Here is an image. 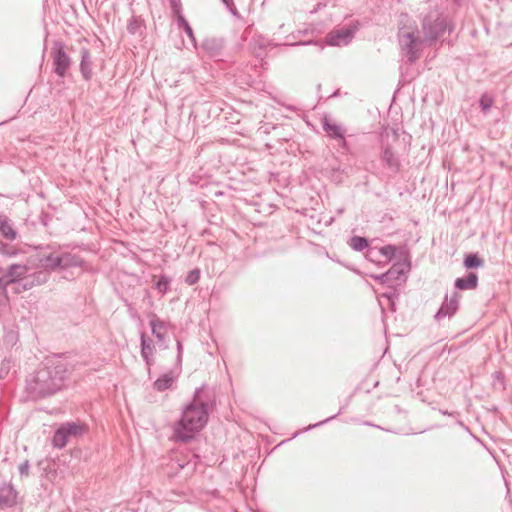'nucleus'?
Instances as JSON below:
<instances>
[{"label":"nucleus","mask_w":512,"mask_h":512,"mask_svg":"<svg viewBox=\"0 0 512 512\" xmlns=\"http://www.w3.org/2000/svg\"><path fill=\"white\" fill-rule=\"evenodd\" d=\"M201 389H197L192 402L185 407L180 420L174 428L175 437L186 442L192 439L208 421L207 404L200 398Z\"/></svg>","instance_id":"obj_2"},{"label":"nucleus","mask_w":512,"mask_h":512,"mask_svg":"<svg viewBox=\"0 0 512 512\" xmlns=\"http://www.w3.org/2000/svg\"><path fill=\"white\" fill-rule=\"evenodd\" d=\"M493 103V98L487 94H483L479 100V106L483 112H487L493 106Z\"/></svg>","instance_id":"obj_27"},{"label":"nucleus","mask_w":512,"mask_h":512,"mask_svg":"<svg viewBox=\"0 0 512 512\" xmlns=\"http://www.w3.org/2000/svg\"><path fill=\"white\" fill-rule=\"evenodd\" d=\"M224 41L220 38H206L201 44V49L210 58H219L222 55Z\"/></svg>","instance_id":"obj_14"},{"label":"nucleus","mask_w":512,"mask_h":512,"mask_svg":"<svg viewBox=\"0 0 512 512\" xmlns=\"http://www.w3.org/2000/svg\"><path fill=\"white\" fill-rule=\"evenodd\" d=\"M53 72L64 78L72 65V59L65 50V44L61 40H55L51 48Z\"/></svg>","instance_id":"obj_6"},{"label":"nucleus","mask_w":512,"mask_h":512,"mask_svg":"<svg viewBox=\"0 0 512 512\" xmlns=\"http://www.w3.org/2000/svg\"><path fill=\"white\" fill-rule=\"evenodd\" d=\"M129 27H130V32L134 31L138 27L137 21L130 19Z\"/></svg>","instance_id":"obj_42"},{"label":"nucleus","mask_w":512,"mask_h":512,"mask_svg":"<svg viewBox=\"0 0 512 512\" xmlns=\"http://www.w3.org/2000/svg\"><path fill=\"white\" fill-rule=\"evenodd\" d=\"M376 254H379L378 253V250H376L375 248H367V251H366V258L369 259L370 261H374V257L376 256Z\"/></svg>","instance_id":"obj_38"},{"label":"nucleus","mask_w":512,"mask_h":512,"mask_svg":"<svg viewBox=\"0 0 512 512\" xmlns=\"http://www.w3.org/2000/svg\"><path fill=\"white\" fill-rule=\"evenodd\" d=\"M349 246L354 251H363L369 247V242L365 237L353 236L348 241Z\"/></svg>","instance_id":"obj_20"},{"label":"nucleus","mask_w":512,"mask_h":512,"mask_svg":"<svg viewBox=\"0 0 512 512\" xmlns=\"http://www.w3.org/2000/svg\"><path fill=\"white\" fill-rule=\"evenodd\" d=\"M397 251V247L394 245H385L378 250V253L387 259H392Z\"/></svg>","instance_id":"obj_26"},{"label":"nucleus","mask_w":512,"mask_h":512,"mask_svg":"<svg viewBox=\"0 0 512 512\" xmlns=\"http://www.w3.org/2000/svg\"><path fill=\"white\" fill-rule=\"evenodd\" d=\"M179 466H180V468H182V469H183L184 467L189 466V463H187V464H185V465H184V464H179Z\"/></svg>","instance_id":"obj_43"},{"label":"nucleus","mask_w":512,"mask_h":512,"mask_svg":"<svg viewBox=\"0 0 512 512\" xmlns=\"http://www.w3.org/2000/svg\"><path fill=\"white\" fill-rule=\"evenodd\" d=\"M150 326L153 335L158 340V343L160 345H163V347L165 348L166 346L164 345V339L168 331V325L164 321H161L156 316H153L152 319L150 320Z\"/></svg>","instance_id":"obj_17"},{"label":"nucleus","mask_w":512,"mask_h":512,"mask_svg":"<svg viewBox=\"0 0 512 512\" xmlns=\"http://www.w3.org/2000/svg\"><path fill=\"white\" fill-rule=\"evenodd\" d=\"M0 254L6 257H15L19 254V249L14 245L0 241Z\"/></svg>","instance_id":"obj_25"},{"label":"nucleus","mask_w":512,"mask_h":512,"mask_svg":"<svg viewBox=\"0 0 512 512\" xmlns=\"http://www.w3.org/2000/svg\"><path fill=\"white\" fill-rule=\"evenodd\" d=\"M69 376L67 365L60 357H47L26 378L25 393L28 399L37 401L60 391Z\"/></svg>","instance_id":"obj_1"},{"label":"nucleus","mask_w":512,"mask_h":512,"mask_svg":"<svg viewBox=\"0 0 512 512\" xmlns=\"http://www.w3.org/2000/svg\"><path fill=\"white\" fill-rule=\"evenodd\" d=\"M30 470V463L28 460H25L19 465V473L21 476H28Z\"/></svg>","instance_id":"obj_34"},{"label":"nucleus","mask_w":512,"mask_h":512,"mask_svg":"<svg viewBox=\"0 0 512 512\" xmlns=\"http://www.w3.org/2000/svg\"><path fill=\"white\" fill-rule=\"evenodd\" d=\"M171 279L166 275H160L154 284L155 289L162 295L169 290Z\"/></svg>","instance_id":"obj_22"},{"label":"nucleus","mask_w":512,"mask_h":512,"mask_svg":"<svg viewBox=\"0 0 512 512\" xmlns=\"http://www.w3.org/2000/svg\"><path fill=\"white\" fill-rule=\"evenodd\" d=\"M460 295L454 291L450 296L446 295L439 310L435 314V319L440 321L446 317H452L459 308Z\"/></svg>","instance_id":"obj_9"},{"label":"nucleus","mask_w":512,"mask_h":512,"mask_svg":"<svg viewBox=\"0 0 512 512\" xmlns=\"http://www.w3.org/2000/svg\"><path fill=\"white\" fill-rule=\"evenodd\" d=\"M356 32V27L344 25L330 31L326 36V42L330 46H345L351 42Z\"/></svg>","instance_id":"obj_8"},{"label":"nucleus","mask_w":512,"mask_h":512,"mask_svg":"<svg viewBox=\"0 0 512 512\" xmlns=\"http://www.w3.org/2000/svg\"><path fill=\"white\" fill-rule=\"evenodd\" d=\"M174 380L175 377L172 372L165 373L154 382V388L159 392H163L172 386Z\"/></svg>","instance_id":"obj_19"},{"label":"nucleus","mask_w":512,"mask_h":512,"mask_svg":"<svg viewBox=\"0 0 512 512\" xmlns=\"http://www.w3.org/2000/svg\"><path fill=\"white\" fill-rule=\"evenodd\" d=\"M183 31L185 32V34L190 38L191 42L193 43L194 47H196V39H195V36H194V33H193V29L192 27L190 26V24L185 27L183 29Z\"/></svg>","instance_id":"obj_36"},{"label":"nucleus","mask_w":512,"mask_h":512,"mask_svg":"<svg viewBox=\"0 0 512 512\" xmlns=\"http://www.w3.org/2000/svg\"><path fill=\"white\" fill-rule=\"evenodd\" d=\"M380 160L383 166L389 171L390 175H396L400 171L401 162L399 157L393 152L390 146L382 149Z\"/></svg>","instance_id":"obj_13"},{"label":"nucleus","mask_w":512,"mask_h":512,"mask_svg":"<svg viewBox=\"0 0 512 512\" xmlns=\"http://www.w3.org/2000/svg\"><path fill=\"white\" fill-rule=\"evenodd\" d=\"M80 73L84 80L90 81L93 76L92 61L89 49L81 48V60L79 65Z\"/></svg>","instance_id":"obj_15"},{"label":"nucleus","mask_w":512,"mask_h":512,"mask_svg":"<svg viewBox=\"0 0 512 512\" xmlns=\"http://www.w3.org/2000/svg\"><path fill=\"white\" fill-rule=\"evenodd\" d=\"M14 284V292L17 294H20L24 292L25 290L22 289V282L19 280L18 282L13 283Z\"/></svg>","instance_id":"obj_41"},{"label":"nucleus","mask_w":512,"mask_h":512,"mask_svg":"<svg viewBox=\"0 0 512 512\" xmlns=\"http://www.w3.org/2000/svg\"><path fill=\"white\" fill-rule=\"evenodd\" d=\"M20 281L22 282L23 290H30L35 286V278H30L29 276H22Z\"/></svg>","instance_id":"obj_29"},{"label":"nucleus","mask_w":512,"mask_h":512,"mask_svg":"<svg viewBox=\"0 0 512 512\" xmlns=\"http://www.w3.org/2000/svg\"><path fill=\"white\" fill-rule=\"evenodd\" d=\"M38 265L45 271L61 272L73 267H82L84 259L60 245L38 246Z\"/></svg>","instance_id":"obj_3"},{"label":"nucleus","mask_w":512,"mask_h":512,"mask_svg":"<svg viewBox=\"0 0 512 512\" xmlns=\"http://www.w3.org/2000/svg\"><path fill=\"white\" fill-rule=\"evenodd\" d=\"M377 281L383 284H389L392 282L393 272H385L383 274L374 277Z\"/></svg>","instance_id":"obj_31"},{"label":"nucleus","mask_w":512,"mask_h":512,"mask_svg":"<svg viewBox=\"0 0 512 512\" xmlns=\"http://www.w3.org/2000/svg\"><path fill=\"white\" fill-rule=\"evenodd\" d=\"M483 265V260L474 253L468 254L464 259V266L467 269H474L481 267Z\"/></svg>","instance_id":"obj_23"},{"label":"nucleus","mask_w":512,"mask_h":512,"mask_svg":"<svg viewBox=\"0 0 512 512\" xmlns=\"http://www.w3.org/2000/svg\"><path fill=\"white\" fill-rule=\"evenodd\" d=\"M86 432V426L80 422L67 421L61 423L53 433L51 443L56 449L66 447L70 439L79 438Z\"/></svg>","instance_id":"obj_5"},{"label":"nucleus","mask_w":512,"mask_h":512,"mask_svg":"<svg viewBox=\"0 0 512 512\" xmlns=\"http://www.w3.org/2000/svg\"><path fill=\"white\" fill-rule=\"evenodd\" d=\"M29 277L35 278V286L41 285L42 283L46 282V276L41 272L29 275Z\"/></svg>","instance_id":"obj_35"},{"label":"nucleus","mask_w":512,"mask_h":512,"mask_svg":"<svg viewBox=\"0 0 512 512\" xmlns=\"http://www.w3.org/2000/svg\"><path fill=\"white\" fill-rule=\"evenodd\" d=\"M183 346L181 341L177 340V362H181Z\"/></svg>","instance_id":"obj_40"},{"label":"nucleus","mask_w":512,"mask_h":512,"mask_svg":"<svg viewBox=\"0 0 512 512\" xmlns=\"http://www.w3.org/2000/svg\"><path fill=\"white\" fill-rule=\"evenodd\" d=\"M322 127L328 137L339 140V146L342 149H344V150L348 149V144L344 137L345 129L343 128L342 125L337 124L333 120L325 117L322 120Z\"/></svg>","instance_id":"obj_10"},{"label":"nucleus","mask_w":512,"mask_h":512,"mask_svg":"<svg viewBox=\"0 0 512 512\" xmlns=\"http://www.w3.org/2000/svg\"><path fill=\"white\" fill-rule=\"evenodd\" d=\"M14 367V362L11 358H4L0 365V380L7 379Z\"/></svg>","instance_id":"obj_24"},{"label":"nucleus","mask_w":512,"mask_h":512,"mask_svg":"<svg viewBox=\"0 0 512 512\" xmlns=\"http://www.w3.org/2000/svg\"><path fill=\"white\" fill-rule=\"evenodd\" d=\"M170 6L174 15L182 12L181 0H170Z\"/></svg>","instance_id":"obj_32"},{"label":"nucleus","mask_w":512,"mask_h":512,"mask_svg":"<svg viewBox=\"0 0 512 512\" xmlns=\"http://www.w3.org/2000/svg\"><path fill=\"white\" fill-rule=\"evenodd\" d=\"M337 415H338V414H335V415H333V416H331V417H328L327 419H325V420H323V421H320L319 423L309 425V426H308V428H307V430H310V429H313V428H315V427H318V426H320V425H322V424H325V423H327L328 421H330V420L334 419Z\"/></svg>","instance_id":"obj_39"},{"label":"nucleus","mask_w":512,"mask_h":512,"mask_svg":"<svg viewBox=\"0 0 512 512\" xmlns=\"http://www.w3.org/2000/svg\"><path fill=\"white\" fill-rule=\"evenodd\" d=\"M18 492L12 483L0 484V509L12 508L17 504Z\"/></svg>","instance_id":"obj_12"},{"label":"nucleus","mask_w":512,"mask_h":512,"mask_svg":"<svg viewBox=\"0 0 512 512\" xmlns=\"http://www.w3.org/2000/svg\"><path fill=\"white\" fill-rule=\"evenodd\" d=\"M398 41L402 53L408 58V61L410 63H413L417 59H419L422 47V40L419 38L416 28H400L398 32Z\"/></svg>","instance_id":"obj_4"},{"label":"nucleus","mask_w":512,"mask_h":512,"mask_svg":"<svg viewBox=\"0 0 512 512\" xmlns=\"http://www.w3.org/2000/svg\"><path fill=\"white\" fill-rule=\"evenodd\" d=\"M26 272V266L17 263L9 265L6 269L0 268V299L8 298V286L18 282Z\"/></svg>","instance_id":"obj_7"},{"label":"nucleus","mask_w":512,"mask_h":512,"mask_svg":"<svg viewBox=\"0 0 512 512\" xmlns=\"http://www.w3.org/2000/svg\"><path fill=\"white\" fill-rule=\"evenodd\" d=\"M387 272H393V278H392V281L393 280H398L399 277L403 274V271L397 267V266H392Z\"/></svg>","instance_id":"obj_37"},{"label":"nucleus","mask_w":512,"mask_h":512,"mask_svg":"<svg viewBox=\"0 0 512 512\" xmlns=\"http://www.w3.org/2000/svg\"><path fill=\"white\" fill-rule=\"evenodd\" d=\"M174 16L176 17V22L179 28L184 29L189 25L182 12L175 14Z\"/></svg>","instance_id":"obj_33"},{"label":"nucleus","mask_w":512,"mask_h":512,"mask_svg":"<svg viewBox=\"0 0 512 512\" xmlns=\"http://www.w3.org/2000/svg\"><path fill=\"white\" fill-rule=\"evenodd\" d=\"M141 344H142V349H141L142 357L144 358L146 364L148 366H150L152 364L153 347H152L150 341L149 342L146 341L144 336L141 337Z\"/></svg>","instance_id":"obj_21"},{"label":"nucleus","mask_w":512,"mask_h":512,"mask_svg":"<svg viewBox=\"0 0 512 512\" xmlns=\"http://www.w3.org/2000/svg\"><path fill=\"white\" fill-rule=\"evenodd\" d=\"M454 285L459 290H473L477 288L478 276L474 272H469L467 276L457 278Z\"/></svg>","instance_id":"obj_18"},{"label":"nucleus","mask_w":512,"mask_h":512,"mask_svg":"<svg viewBox=\"0 0 512 512\" xmlns=\"http://www.w3.org/2000/svg\"><path fill=\"white\" fill-rule=\"evenodd\" d=\"M446 20L443 17H437L433 22L425 20L423 23V31L425 38L429 41H435L446 30Z\"/></svg>","instance_id":"obj_11"},{"label":"nucleus","mask_w":512,"mask_h":512,"mask_svg":"<svg viewBox=\"0 0 512 512\" xmlns=\"http://www.w3.org/2000/svg\"><path fill=\"white\" fill-rule=\"evenodd\" d=\"M200 279V270L199 269H193L191 271L188 272L186 278H185V282L188 284V285H194L196 284Z\"/></svg>","instance_id":"obj_28"},{"label":"nucleus","mask_w":512,"mask_h":512,"mask_svg":"<svg viewBox=\"0 0 512 512\" xmlns=\"http://www.w3.org/2000/svg\"><path fill=\"white\" fill-rule=\"evenodd\" d=\"M0 235L9 241H14L19 235L12 221L4 214H0Z\"/></svg>","instance_id":"obj_16"},{"label":"nucleus","mask_w":512,"mask_h":512,"mask_svg":"<svg viewBox=\"0 0 512 512\" xmlns=\"http://www.w3.org/2000/svg\"><path fill=\"white\" fill-rule=\"evenodd\" d=\"M223 4L226 6V8L229 10V12L236 18H240V14L234 4L233 0H221Z\"/></svg>","instance_id":"obj_30"}]
</instances>
